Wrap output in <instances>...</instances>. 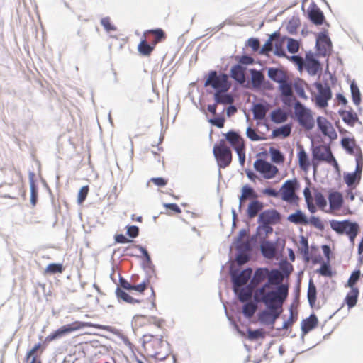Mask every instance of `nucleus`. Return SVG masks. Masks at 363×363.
I'll list each match as a JSON object with an SVG mask.
<instances>
[{"label":"nucleus","mask_w":363,"mask_h":363,"mask_svg":"<svg viewBox=\"0 0 363 363\" xmlns=\"http://www.w3.org/2000/svg\"><path fill=\"white\" fill-rule=\"evenodd\" d=\"M284 276L278 269L260 267L255 269L252 278L240 294V301L245 303L253 297L256 303L274 308L283 305L288 297L289 289L281 284Z\"/></svg>","instance_id":"1"},{"label":"nucleus","mask_w":363,"mask_h":363,"mask_svg":"<svg viewBox=\"0 0 363 363\" xmlns=\"http://www.w3.org/2000/svg\"><path fill=\"white\" fill-rule=\"evenodd\" d=\"M143 347L147 355L158 360L168 358L171 354L170 345L163 340L162 336L157 337L151 334L143 335Z\"/></svg>","instance_id":"2"},{"label":"nucleus","mask_w":363,"mask_h":363,"mask_svg":"<svg viewBox=\"0 0 363 363\" xmlns=\"http://www.w3.org/2000/svg\"><path fill=\"white\" fill-rule=\"evenodd\" d=\"M299 188L300 184L296 178L286 180L279 189L281 199L289 204L298 205L299 197L297 191Z\"/></svg>","instance_id":"3"},{"label":"nucleus","mask_w":363,"mask_h":363,"mask_svg":"<svg viewBox=\"0 0 363 363\" xmlns=\"http://www.w3.org/2000/svg\"><path fill=\"white\" fill-rule=\"evenodd\" d=\"M86 327H94L96 328H100V327L97 325H92L89 323L81 322V321H74L70 324L65 325L57 330L48 335L45 339V343H50L57 339H60L67 334H69L72 332L79 330Z\"/></svg>","instance_id":"4"},{"label":"nucleus","mask_w":363,"mask_h":363,"mask_svg":"<svg viewBox=\"0 0 363 363\" xmlns=\"http://www.w3.org/2000/svg\"><path fill=\"white\" fill-rule=\"evenodd\" d=\"M213 152L220 168L228 167L232 162V152L224 140H220L213 147Z\"/></svg>","instance_id":"5"},{"label":"nucleus","mask_w":363,"mask_h":363,"mask_svg":"<svg viewBox=\"0 0 363 363\" xmlns=\"http://www.w3.org/2000/svg\"><path fill=\"white\" fill-rule=\"evenodd\" d=\"M252 269L251 268H247L241 272L234 271L231 273V278L233 282V289L235 294L238 296L240 300V294L247 282L252 278Z\"/></svg>","instance_id":"6"},{"label":"nucleus","mask_w":363,"mask_h":363,"mask_svg":"<svg viewBox=\"0 0 363 363\" xmlns=\"http://www.w3.org/2000/svg\"><path fill=\"white\" fill-rule=\"evenodd\" d=\"M331 228L339 234H346L350 238L352 242H354V239L359 231V225L356 223H352L349 220L337 221L331 220Z\"/></svg>","instance_id":"7"},{"label":"nucleus","mask_w":363,"mask_h":363,"mask_svg":"<svg viewBox=\"0 0 363 363\" xmlns=\"http://www.w3.org/2000/svg\"><path fill=\"white\" fill-rule=\"evenodd\" d=\"M211 86L216 91H228L230 88V83L228 82V77L225 74H218L216 71H211L205 82V86Z\"/></svg>","instance_id":"8"},{"label":"nucleus","mask_w":363,"mask_h":363,"mask_svg":"<svg viewBox=\"0 0 363 363\" xmlns=\"http://www.w3.org/2000/svg\"><path fill=\"white\" fill-rule=\"evenodd\" d=\"M225 137L227 141L236 151L239 157L240 162L242 165H243L245 161V145L244 139L240 135L239 133L233 130L228 132L226 134H225Z\"/></svg>","instance_id":"9"},{"label":"nucleus","mask_w":363,"mask_h":363,"mask_svg":"<svg viewBox=\"0 0 363 363\" xmlns=\"http://www.w3.org/2000/svg\"><path fill=\"white\" fill-rule=\"evenodd\" d=\"M294 113L300 125L303 127L307 130H310L313 127L314 120L311 111L306 108L301 102H296Z\"/></svg>","instance_id":"10"},{"label":"nucleus","mask_w":363,"mask_h":363,"mask_svg":"<svg viewBox=\"0 0 363 363\" xmlns=\"http://www.w3.org/2000/svg\"><path fill=\"white\" fill-rule=\"evenodd\" d=\"M253 167L264 179H274L279 173V169L276 166L263 159H257L254 162Z\"/></svg>","instance_id":"11"},{"label":"nucleus","mask_w":363,"mask_h":363,"mask_svg":"<svg viewBox=\"0 0 363 363\" xmlns=\"http://www.w3.org/2000/svg\"><path fill=\"white\" fill-rule=\"evenodd\" d=\"M313 157L318 161L325 162L339 170V165L333 155L330 147L328 145H320L313 150Z\"/></svg>","instance_id":"12"},{"label":"nucleus","mask_w":363,"mask_h":363,"mask_svg":"<svg viewBox=\"0 0 363 363\" xmlns=\"http://www.w3.org/2000/svg\"><path fill=\"white\" fill-rule=\"evenodd\" d=\"M283 305L277 304L274 308L266 306L267 310L262 311L259 314V320L264 324H274L282 312Z\"/></svg>","instance_id":"13"},{"label":"nucleus","mask_w":363,"mask_h":363,"mask_svg":"<svg viewBox=\"0 0 363 363\" xmlns=\"http://www.w3.org/2000/svg\"><path fill=\"white\" fill-rule=\"evenodd\" d=\"M318 94L315 96V104L320 108H325L328 106V101L332 97L330 88L327 84H322L320 82L314 84Z\"/></svg>","instance_id":"14"},{"label":"nucleus","mask_w":363,"mask_h":363,"mask_svg":"<svg viewBox=\"0 0 363 363\" xmlns=\"http://www.w3.org/2000/svg\"><path fill=\"white\" fill-rule=\"evenodd\" d=\"M317 125L319 130L325 135L328 136L331 140L337 138V135L333 125L325 118L319 116L317 118Z\"/></svg>","instance_id":"15"},{"label":"nucleus","mask_w":363,"mask_h":363,"mask_svg":"<svg viewBox=\"0 0 363 363\" xmlns=\"http://www.w3.org/2000/svg\"><path fill=\"white\" fill-rule=\"evenodd\" d=\"M45 350L42 347L41 343L35 344L30 350H29L25 356V363H43L41 359V354Z\"/></svg>","instance_id":"16"},{"label":"nucleus","mask_w":363,"mask_h":363,"mask_svg":"<svg viewBox=\"0 0 363 363\" xmlns=\"http://www.w3.org/2000/svg\"><path fill=\"white\" fill-rule=\"evenodd\" d=\"M281 220L280 213L275 209H267L259 216V221L262 224L275 225Z\"/></svg>","instance_id":"17"},{"label":"nucleus","mask_w":363,"mask_h":363,"mask_svg":"<svg viewBox=\"0 0 363 363\" xmlns=\"http://www.w3.org/2000/svg\"><path fill=\"white\" fill-rule=\"evenodd\" d=\"M308 19L315 25L320 26L323 24L325 18L323 12L315 4H311L307 11Z\"/></svg>","instance_id":"18"},{"label":"nucleus","mask_w":363,"mask_h":363,"mask_svg":"<svg viewBox=\"0 0 363 363\" xmlns=\"http://www.w3.org/2000/svg\"><path fill=\"white\" fill-rule=\"evenodd\" d=\"M136 325L142 326L143 325H154L157 328H162L164 325V320L156 317H148L145 315L137 316L135 319Z\"/></svg>","instance_id":"19"},{"label":"nucleus","mask_w":363,"mask_h":363,"mask_svg":"<svg viewBox=\"0 0 363 363\" xmlns=\"http://www.w3.org/2000/svg\"><path fill=\"white\" fill-rule=\"evenodd\" d=\"M316 45L319 53L323 55H326L330 52L332 46L330 38L325 33L319 35L317 38Z\"/></svg>","instance_id":"20"},{"label":"nucleus","mask_w":363,"mask_h":363,"mask_svg":"<svg viewBox=\"0 0 363 363\" xmlns=\"http://www.w3.org/2000/svg\"><path fill=\"white\" fill-rule=\"evenodd\" d=\"M297 158L300 169L304 172H308L311 167V161L302 146L298 147Z\"/></svg>","instance_id":"21"},{"label":"nucleus","mask_w":363,"mask_h":363,"mask_svg":"<svg viewBox=\"0 0 363 363\" xmlns=\"http://www.w3.org/2000/svg\"><path fill=\"white\" fill-rule=\"evenodd\" d=\"M149 35L154 36L151 43L155 48L157 44L165 40L167 38L166 33L162 28L147 30L143 33V37H147Z\"/></svg>","instance_id":"22"},{"label":"nucleus","mask_w":363,"mask_h":363,"mask_svg":"<svg viewBox=\"0 0 363 363\" xmlns=\"http://www.w3.org/2000/svg\"><path fill=\"white\" fill-rule=\"evenodd\" d=\"M330 208L333 211L339 210L343 203L342 195L338 191H333L328 196Z\"/></svg>","instance_id":"23"},{"label":"nucleus","mask_w":363,"mask_h":363,"mask_svg":"<svg viewBox=\"0 0 363 363\" xmlns=\"http://www.w3.org/2000/svg\"><path fill=\"white\" fill-rule=\"evenodd\" d=\"M228 91H217L213 95L215 102L218 104H232L234 101L232 95L227 94Z\"/></svg>","instance_id":"24"},{"label":"nucleus","mask_w":363,"mask_h":363,"mask_svg":"<svg viewBox=\"0 0 363 363\" xmlns=\"http://www.w3.org/2000/svg\"><path fill=\"white\" fill-rule=\"evenodd\" d=\"M305 67L311 75H315L320 69V65L312 55H306Z\"/></svg>","instance_id":"25"},{"label":"nucleus","mask_w":363,"mask_h":363,"mask_svg":"<svg viewBox=\"0 0 363 363\" xmlns=\"http://www.w3.org/2000/svg\"><path fill=\"white\" fill-rule=\"evenodd\" d=\"M242 193L239 198L240 206H241L247 199L255 200L257 198V194L254 189L248 185H245L242 188Z\"/></svg>","instance_id":"26"},{"label":"nucleus","mask_w":363,"mask_h":363,"mask_svg":"<svg viewBox=\"0 0 363 363\" xmlns=\"http://www.w3.org/2000/svg\"><path fill=\"white\" fill-rule=\"evenodd\" d=\"M154 50L152 44L147 43V37H143L138 45V51L143 56H150Z\"/></svg>","instance_id":"27"},{"label":"nucleus","mask_w":363,"mask_h":363,"mask_svg":"<svg viewBox=\"0 0 363 363\" xmlns=\"http://www.w3.org/2000/svg\"><path fill=\"white\" fill-rule=\"evenodd\" d=\"M340 115L343 121L351 127H353L359 120L357 115L352 111H341Z\"/></svg>","instance_id":"28"},{"label":"nucleus","mask_w":363,"mask_h":363,"mask_svg":"<svg viewBox=\"0 0 363 363\" xmlns=\"http://www.w3.org/2000/svg\"><path fill=\"white\" fill-rule=\"evenodd\" d=\"M288 220L294 224L308 225V218L300 210H297L294 213L288 216Z\"/></svg>","instance_id":"29"},{"label":"nucleus","mask_w":363,"mask_h":363,"mask_svg":"<svg viewBox=\"0 0 363 363\" xmlns=\"http://www.w3.org/2000/svg\"><path fill=\"white\" fill-rule=\"evenodd\" d=\"M261 250L267 258H273L276 254V247L274 243L269 241H264L261 243Z\"/></svg>","instance_id":"30"},{"label":"nucleus","mask_w":363,"mask_h":363,"mask_svg":"<svg viewBox=\"0 0 363 363\" xmlns=\"http://www.w3.org/2000/svg\"><path fill=\"white\" fill-rule=\"evenodd\" d=\"M268 77L277 83H282L287 79L285 73L277 68H269L268 69Z\"/></svg>","instance_id":"31"},{"label":"nucleus","mask_w":363,"mask_h":363,"mask_svg":"<svg viewBox=\"0 0 363 363\" xmlns=\"http://www.w3.org/2000/svg\"><path fill=\"white\" fill-rule=\"evenodd\" d=\"M318 318L315 315H311L308 318L303 320L301 323V329L303 333H307L318 325Z\"/></svg>","instance_id":"32"},{"label":"nucleus","mask_w":363,"mask_h":363,"mask_svg":"<svg viewBox=\"0 0 363 363\" xmlns=\"http://www.w3.org/2000/svg\"><path fill=\"white\" fill-rule=\"evenodd\" d=\"M231 77L235 81L240 84H242L245 81V71L244 69L240 65H236L231 68L230 70Z\"/></svg>","instance_id":"33"},{"label":"nucleus","mask_w":363,"mask_h":363,"mask_svg":"<svg viewBox=\"0 0 363 363\" xmlns=\"http://www.w3.org/2000/svg\"><path fill=\"white\" fill-rule=\"evenodd\" d=\"M267 111L268 108L266 106L262 104H255L252 108L254 119L263 120L266 116Z\"/></svg>","instance_id":"34"},{"label":"nucleus","mask_w":363,"mask_h":363,"mask_svg":"<svg viewBox=\"0 0 363 363\" xmlns=\"http://www.w3.org/2000/svg\"><path fill=\"white\" fill-rule=\"evenodd\" d=\"M317 290L316 286L313 281V279H310L308 282V287L307 291V297L308 300V303L311 307L314 306L317 300Z\"/></svg>","instance_id":"35"},{"label":"nucleus","mask_w":363,"mask_h":363,"mask_svg":"<svg viewBox=\"0 0 363 363\" xmlns=\"http://www.w3.org/2000/svg\"><path fill=\"white\" fill-rule=\"evenodd\" d=\"M263 208V204L257 200H253L248 206L247 213L249 218H255Z\"/></svg>","instance_id":"36"},{"label":"nucleus","mask_w":363,"mask_h":363,"mask_svg":"<svg viewBox=\"0 0 363 363\" xmlns=\"http://www.w3.org/2000/svg\"><path fill=\"white\" fill-rule=\"evenodd\" d=\"M359 296V289L358 288H352L350 289V291L347 293L345 301L346 304L347 305L348 308H352L354 307L357 302V298Z\"/></svg>","instance_id":"37"},{"label":"nucleus","mask_w":363,"mask_h":363,"mask_svg":"<svg viewBox=\"0 0 363 363\" xmlns=\"http://www.w3.org/2000/svg\"><path fill=\"white\" fill-rule=\"evenodd\" d=\"M287 114L285 111L281 110V108H278L274 110L271 113V119L273 122L276 123H281L285 122L287 120Z\"/></svg>","instance_id":"38"},{"label":"nucleus","mask_w":363,"mask_h":363,"mask_svg":"<svg viewBox=\"0 0 363 363\" xmlns=\"http://www.w3.org/2000/svg\"><path fill=\"white\" fill-rule=\"evenodd\" d=\"M251 81L254 87H259L264 80V74L256 69H251Z\"/></svg>","instance_id":"39"},{"label":"nucleus","mask_w":363,"mask_h":363,"mask_svg":"<svg viewBox=\"0 0 363 363\" xmlns=\"http://www.w3.org/2000/svg\"><path fill=\"white\" fill-rule=\"evenodd\" d=\"M116 294L118 298L122 299L123 301L128 303L135 304L140 303V300L133 298L131 296H130L128 293L124 291L121 288L118 287L116 289Z\"/></svg>","instance_id":"40"},{"label":"nucleus","mask_w":363,"mask_h":363,"mask_svg":"<svg viewBox=\"0 0 363 363\" xmlns=\"http://www.w3.org/2000/svg\"><path fill=\"white\" fill-rule=\"evenodd\" d=\"M303 195L305 197V200H306L308 211L311 213H315L317 211V208H316V206H315V204L313 203V199L311 196L310 189L308 187H306L304 189Z\"/></svg>","instance_id":"41"},{"label":"nucleus","mask_w":363,"mask_h":363,"mask_svg":"<svg viewBox=\"0 0 363 363\" xmlns=\"http://www.w3.org/2000/svg\"><path fill=\"white\" fill-rule=\"evenodd\" d=\"M247 303L242 307V313L244 315L248 318L252 317L255 313L257 306L252 301H246Z\"/></svg>","instance_id":"42"},{"label":"nucleus","mask_w":363,"mask_h":363,"mask_svg":"<svg viewBox=\"0 0 363 363\" xmlns=\"http://www.w3.org/2000/svg\"><path fill=\"white\" fill-rule=\"evenodd\" d=\"M64 271L62 264L52 263L48 264L45 269L44 273L48 274H61Z\"/></svg>","instance_id":"43"},{"label":"nucleus","mask_w":363,"mask_h":363,"mask_svg":"<svg viewBox=\"0 0 363 363\" xmlns=\"http://www.w3.org/2000/svg\"><path fill=\"white\" fill-rule=\"evenodd\" d=\"M266 333L263 329H257L252 330L249 329L247 330V339L253 341L259 339H264L265 337Z\"/></svg>","instance_id":"44"},{"label":"nucleus","mask_w":363,"mask_h":363,"mask_svg":"<svg viewBox=\"0 0 363 363\" xmlns=\"http://www.w3.org/2000/svg\"><path fill=\"white\" fill-rule=\"evenodd\" d=\"M300 252L303 255L306 261L309 260V247L308 240L304 236H301L300 240V247L298 248Z\"/></svg>","instance_id":"45"},{"label":"nucleus","mask_w":363,"mask_h":363,"mask_svg":"<svg viewBox=\"0 0 363 363\" xmlns=\"http://www.w3.org/2000/svg\"><path fill=\"white\" fill-rule=\"evenodd\" d=\"M291 133V127L289 125H284L281 128H276L272 131V137L276 138L283 136L288 137Z\"/></svg>","instance_id":"46"},{"label":"nucleus","mask_w":363,"mask_h":363,"mask_svg":"<svg viewBox=\"0 0 363 363\" xmlns=\"http://www.w3.org/2000/svg\"><path fill=\"white\" fill-rule=\"evenodd\" d=\"M271 154L272 161L276 164H282L284 162V157L283 154L277 149L271 148L269 150Z\"/></svg>","instance_id":"47"},{"label":"nucleus","mask_w":363,"mask_h":363,"mask_svg":"<svg viewBox=\"0 0 363 363\" xmlns=\"http://www.w3.org/2000/svg\"><path fill=\"white\" fill-rule=\"evenodd\" d=\"M279 89L281 93L284 96H292L293 91L291 84L287 82V79L284 81L282 83H279Z\"/></svg>","instance_id":"48"},{"label":"nucleus","mask_w":363,"mask_h":363,"mask_svg":"<svg viewBox=\"0 0 363 363\" xmlns=\"http://www.w3.org/2000/svg\"><path fill=\"white\" fill-rule=\"evenodd\" d=\"M314 199L317 206L321 210H324L327 206V201L323 194L320 191L315 192Z\"/></svg>","instance_id":"49"},{"label":"nucleus","mask_w":363,"mask_h":363,"mask_svg":"<svg viewBox=\"0 0 363 363\" xmlns=\"http://www.w3.org/2000/svg\"><path fill=\"white\" fill-rule=\"evenodd\" d=\"M350 88L352 96V100L356 105H359L361 101V94L359 89L354 83L351 84Z\"/></svg>","instance_id":"50"},{"label":"nucleus","mask_w":363,"mask_h":363,"mask_svg":"<svg viewBox=\"0 0 363 363\" xmlns=\"http://www.w3.org/2000/svg\"><path fill=\"white\" fill-rule=\"evenodd\" d=\"M246 135L247 137L252 141H259L265 139L264 137L259 135L257 131L251 127H248L247 128Z\"/></svg>","instance_id":"51"},{"label":"nucleus","mask_w":363,"mask_h":363,"mask_svg":"<svg viewBox=\"0 0 363 363\" xmlns=\"http://www.w3.org/2000/svg\"><path fill=\"white\" fill-rule=\"evenodd\" d=\"M360 275L361 272L359 269L353 272L347 281V286L350 287L351 289L356 288L354 285L359 279Z\"/></svg>","instance_id":"52"},{"label":"nucleus","mask_w":363,"mask_h":363,"mask_svg":"<svg viewBox=\"0 0 363 363\" xmlns=\"http://www.w3.org/2000/svg\"><path fill=\"white\" fill-rule=\"evenodd\" d=\"M300 44L298 40L293 38L287 39V50L290 53H296L299 50Z\"/></svg>","instance_id":"53"},{"label":"nucleus","mask_w":363,"mask_h":363,"mask_svg":"<svg viewBox=\"0 0 363 363\" xmlns=\"http://www.w3.org/2000/svg\"><path fill=\"white\" fill-rule=\"evenodd\" d=\"M341 144L342 147L347 151V152L350 154L354 153V148L355 145L354 140L345 138L342 140Z\"/></svg>","instance_id":"54"},{"label":"nucleus","mask_w":363,"mask_h":363,"mask_svg":"<svg viewBox=\"0 0 363 363\" xmlns=\"http://www.w3.org/2000/svg\"><path fill=\"white\" fill-rule=\"evenodd\" d=\"M89 187L88 185L84 186L79 189L77 196V203L79 204H82L85 201L89 194Z\"/></svg>","instance_id":"55"},{"label":"nucleus","mask_w":363,"mask_h":363,"mask_svg":"<svg viewBox=\"0 0 363 363\" xmlns=\"http://www.w3.org/2000/svg\"><path fill=\"white\" fill-rule=\"evenodd\" d=\"M30 203L33 206H35L37 203L38 200V189L35 182L31 180L30 182Z\"/></svg>","instance_id":"56"},{"label":"nucleus","mask_w":363,"mask_h":363,"mask_svg":"<svg viewBox=\"0 0 363 363\" xmlns=\"http://www.w3.org/2000/svg\"><path fill=\"white\" fill-rule=\"evenodd\" d=\"M308 224L314 226L320 230H323L324 229V224L319 217L311 216L309 219H308Z\"/></svg>","instance_id":"57"},{"label":"nucleus","mask_w":363,"mask_h":363,"mask_svg":"<svg viewBox=\"0 0 363 363\" xmlns=\"http://www.w3.org/2000/svg\"><path fill=\"white\" fill-rule=\"evenodd\" d=\"M274 52V55L278 57H286V52L283 48V43L281 41L275 43Z\"/></svg>","instance_id":"58"},{"label":"nucleus","mask_w":363,"mask_h":363,"mask_svg":"<svg viewBox=\"0 0 363 363\" xmlns=\"http://www.w3.org/2000/svg\"><path fill=\"white\" fill-rule=\"evenodd\" d=\"M101 23L104 26V29L108 32L116 30V28L112 25L111 19L108 17L103 18L101 20Z\"/></svg>","instance_id":"59"},{"label":"nucleus","mask_w":363,"mask_h":363,"mask_svg":"<svg viewBox=\"0 0 363 363\" xmlns=\"http://www.w3.org/2000/svg\"><path fill=\"white\" fill-rule=\"evenodd\" d=\"M357 179V174L355 172L348 173L345 175L344 180L347 186H350L353 185Z\"/></svg>","instance_id":"60"},{"label":"nucleus","mask_w":363,"mask_h":363,"mask_svg":"<svg viewBox=\"0 0 363 363\" xmlns=\"http://www.w3.org/2000/svg\"><path fill=\"white\" fill-rule=\"evenodd\" d=\"M299 26V21L298 19H291L287 25V30L290 33H294L296 31V29Z\"/></svg>","instance_id":"61"},{"label":"nucleus","mask_w":363,"mask_h":363,"mask_svg":"<svg viewBox=\"0 0 363 363\" xmlns=\"http://www.w3.org/2000/svg\"><path fill=\"white\" fill-rule=\"evenodd\" d=\"M288 58L289 59V60L296 64L300 70L302 69L305 62L301 57L298 55H293L291 57H288Z\"/></svg>","instance_id":"62"},{"label":"nucleus","mask_w":363,"mask_h":363,"mask_svg":"<svg viewBox=\"0 0 363 363\" xmlns=\"http://www.w3.org/2000/svg\"><path fill=\"white\" fill-rule=\"evenodd\" d=\"M150 182L159 187H163L167 185L168 180L162 177H153L150 179Z\"/></svg>","instance_id":"63"},{"label":"nucleus","mask_w":363,"mask_h":363,"mask_svg":"<svg viewBox=\"0 0 363 363\" xmlns=\"http://www.w3.org/2000/svg\"><path fill=\"white\" fill-rule=\"evenodd\" d=\"M273 231V228L270 226V224H262V225L258 227L259 234L264 233L265 235L272 233Z\"/></svg>","instance_id":"64"}]
</instances>
